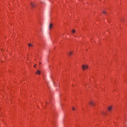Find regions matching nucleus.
Here are the masks:
<instances>
[{"instance_id": "f257e3e1", "label": "nucleus", "mask_w": 127, "mask_h": 127, "mask_svg": "<svg viewBox=\"0 0 127 127\" xmlns=\"http://www.w3.org/2000/svg\"><path fill=\"white\" fill-rule=\"evenodd\" d=\"M82 67L83 70H87L89 68V66L87 65L83 64Z\"/></svg>"}, {"instance_id": "f03ea898", "label": "nucleus", "mask_w": 127, "mask_h": 127, "mask_svg": "<svg viewBox=\"0 0 127 127\" xmlns=\"http://www.w3.org/2000/svg\"><path fill=\"white\" fill-rule=\"evenodd\" d=\"M89 104L90 106H95V102L93 101H90Z\"/></svg>"}, {"instance_id": "7ed1b4c3", "label": "nucleus", "mask_w": 127, "mask_h": 127, "mask_svg": "<svg viewBox=\"0 0 127 127\" xmlns=\"http://www.w3.org/2000/svg\"><path fill=\"white\" fill-rule=\"evenodd\" d=\"M107 109H108V112H111L112 111V110H113V106H110L108 107Z\"/></svg>"}, {"instance_id": "20e7f679", "label": "nucleus", "mask_w": 127, "mask_h": 127, "mask_svg": "<svg viewBox=\"0 0 127 127\" xmlns=\"http://www.w3.org/2000/svg\"><path fill=\"white\" fill-rule=\"evenodd\" d=\"M52 27H53V24L52 23H50L49 25V29L50 30V29H51V28H52Z\"/></svg>"}, {"instance_id": "39448f33", "label": "nucleus", "mask_w": 127, "mask_h": 127, "mask_svg": "<svg viewBox=\"0 0 127 127\" xmlns=\"http://www.w3.org/2000/svg\"><path fill=\"white\" fill-rule=\"evenodd\" d=\"M41 73V71L39 70H37V71L35 72V74H36V75H39Z\"/></svg>"}, {"instance_id": "423d86ee", "label": "nucleus", "mask_w": 127, "mask_h": 127, "mask_svg": "<svg viewBox=\"0 0 127 127\" xmlns=\"http://www.w3.org/2000/svg\"><path fill=\"white\" fill-rule=\"evenodd\" d=\"M30 5L32 7H35V4L33 2H30Z\"/></svg>"}, {"instance_id": "0eeeda50", "label": "nucleus", "mask_w": 127, "mask_h": 127, "mask_svg": "<svg viewBox=\"0 0 127 127\" xmlns=\"http://www.w3.org/2000/svg\"><path fill=\"white\" fill-rule=\"evenodd\" d=\"M68 56H71V55H72L73 54V52H69L68 53Z\"/></svg>"}, {"instance_id": "6e6552de", "label": "nucleus", "mask_w": 127, "mask_h": 127, "mask_svg": "<svg viewBox=\"0 0 127 127\" xmlns=\"http://www.w3.org/2000/svg\"><path fill=\"white\" fill-rule=\"evenodd\" d=\"M28 45L29 47H32L33 46V45L31 44H28Z\"/></svg>"}, {"instance_id": "1a4fd4ad", "label": "nucleus", "mask_w": 127, "mask_h": 127, "mask_svg": "<svg viewBox=\"0 0 127 127\" xmlns=\"http://www.w3.org/2000/svg\"><path fill=\"white\" fill-rule=\"evenodd\" d=\"M71 32L72 33H75V32H76V30H75V29H72L71 30Z\"/></svg>"}, {"instance_id": "9d476101", "label": "nucleus", "mask_w": 127, "mask_h": 127, "mask_svg": "<svg viewBox=\"0 0 127 127\" xmlns=\"http://www.w3.org/2000/svg\"><path fill=\"white\" fill-rule=\"evenodd\" d=\"M103 13H104V14H107V12L105 10L103 11Z\"/></svg>"}, {"instance_id": "9b49d317", "label": "nucleus", "mask_w": 127, "mask_h": 127, "mask_svg": "<svg viewBox=\"0 0 127 127\" xmlns=\"http://www.w3.org/2000/svg\"><path fill=\"white\" fill-rule=\"evenodd\" d=\"M72 110H73V111H75V110H76V109H75V108H74L73 107H72Z\"/></svg>"}, {"instance_id": "f8f14e48", "label": "nucleus", "mask_w": 127, "mask_h": 127, "mask_svg": "<svg viewBox=\"0 0 127 127\" xmlns=\"http://www.w3.org/2000/svg\"><path fill=\"white\" fill-rule=\"evenodd\" d=\"M34 68H35V67H36V64H35V65H34Z\"/></svg>"}, {"instance_id": "ddd939ff", "label": "nucleus", "mask_w": 127, "mask_h": 127, "mask_svg": "<svg viewBox=\"0 0 127 127\" xmlns=\"http://www.w3.org/2000/svg\"><path fill=\"white\" fill-rule=\"evenodd\" d=\"M46 105H47V104H48V102H46Z\"/></svg>"}, {"instance_id": "4468645a", "label": "nucleus", "mask_w": 127, "mask_h": 127, "mask_svg": "<svg viewBox=\"0 0 127 127\" xmlns=\"http://www.w3.org/2000/svg\"><path fill=\"white\" fill-rule=\"evenodd\" d=\"M121 21H124V20H123V19H121Z\"/></svg>"}]
</instances>
